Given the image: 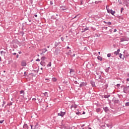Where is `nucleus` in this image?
I'll list each match as a JSON object with an SVG mask.
<instances>
[{"label": "nucleus", "instance_id": "obj_1", "mask_svg": "<svg viewBox=\"0 0 129 129\" xmlns=\"http://www.w3.org/2000/svg\"><path fill=\"white\" fill-rule=\"evenodd\" d=\"M106 10L107 11V13H110V14H111V15H112V16H114V14L115 13V11H113L111 9H108V8H107V7H106Z\"/></svg>", "mask_w": 129, "mask_h": 129}, {"label": "nucleus", "instance_id": "obj_2", "mask_svg": "<svg viewBox=\"0 0 129 129\" xmlns=\"http://www.w3.org/2000/svg\"><path fill=\"white\" fill-rule=\"evenodd\" d=\"M21 66H22V67H25V66H27V62L25 60H23L21 62Z\"/></svg>", "mask_w": 129, "mask_h": 129}, {"label": "nucleus", "instance_id": "obj_3", "mask_svg": "<svg viewBox=\"0 0 129 129\" xmlns=\"http://www.w3.org/2000/svg\"><path fill=\"white\" fill-rule=\"evenodd\" d=\"M87 85V83L86 82H82L81 84H80V87H83V86H86Z\"/></svg>", "mask_w": 129, "mask_h": 129}, {"label": "nucleus", "instance_id": "obj_4", "mask_svg": "<svg viewBox=\"0 0 129 129\" xmlns=\"http://www.w3.org/2000/svg\"><path fill=\"white\" fill-rule=\"evenodd\" d=\"M65 114H66V113L65 112H62V111H61L60 112V113H58V115H59L60 116H62V117L64 116Z\"/></svg>", "mask_w": 129, "mask_h": 129}, {"label": "nucleus", "instance_id": "obj_5", "mask_svg": "<svg viewBox=\"0 0 129 129\" xmlns=\"http://www.w3.org/2000/svg\"><path fill=\"white\" fill-rule=\"evenodd\" d=\"M103 109H104L105 112H107L109 111V109L107 107H103Z\"/></svg>", "mask_w": 129, "mask_h": 129}, {"label": "nucleus", "instance_id": "obj_6", "mask_svg": "<svg viewBox=\"0 0 129 129\" xmlns=\"http://www.w3.org/2000/svg\"><path fill=\"white\" fill-rule=\"evenodd\" d=\"M40 65H41L42 66L45 67L46 66V62L42 60L40 62Z\"/></svg>", "mask_w": 129, "mask_h": 129}, {"label": "nucleus", "instance_id": "obj_7", "mask_svg": "<svg viewBox=\"0 0 129 129\" xmlns=\"http://www.w3.org/2000/svg\"><path fill=\"white\" fill-rule=\"evenodd\" d=\"M120 50L119 49H117L116 51H115L114 52V54L115 55H118V54H119V52H120Z\"/></svg>", "mask_w": 129, "mask_h": 129}, {"label": "nucleus", "instance_id": "obj_8", "mask_svg": "<svg viewBox=\"0 0 129 129\" xmlns=\"http://www.w3.org/2000/svg\"><path fill=\"white\" fill-rule=\"evenodd\" d=\"M60 9L62 11H66L68 10V8H66V7H60Z\"/></svg>", "mask_w": 129, "mask_h": 129}, {"label": "nucleus", "instance_id": "obj_9", "mask_svg": "<svg viewBox=\"0 0 129 129\" xmlns=\"http://www.w3.org/2000/svg\"><path fill=\"white\" fill-rule=\"evenodd\" d=\"M23 128H24V129H29V127L28 126V124H24V125H23Z\"/></svg>", "mask_w": 129, "mask_h": 129}, {"label": "nucleus", "instance_id": "obj_10", "mask_svg": "<svg viewBox=\"0 0 129 129\" xmlns=\"http://www.w3.org/2000/svg\"><path fill=\"white\" fill-rule=\"evenodd\" d=\"M77 108V105H72L71 106V109H72V108Z\"/></svg>", "mask_w": 129, "mask_h": 129}, {"label": "nucleus", "instance_id": "obj_11", "mask_svg": "<svg viewBox=\"0 0 129 129\" xmlns=\"http://www.w3.org/2000/svg\"><path fill=\"white\" fill-rule=\"evenodd\" d=\"M90 83L93 87H94L95 86V83L92 81L90 82Z\"/></svg>", "mask_w": 129, "mask_h": 129}, {"label": "nucleus", "instance_id": "obj_12", "mask_svg": "<svg viewBox=\"0 0 129 129\" xmlns=\"http://www.w3.org/2000/svg\"><path fill=\"white\" fill-rule=\"evenodd\" d=\"M120 42H124L125 41H126V38H120Z\"/></svg>", "mask_w": 129, "mask_h": 129}, {"label": "nucleus", "instance_id": "obj_13", "mask_svg": "<svg viewBox=\"0 0 129 129\" xmlns=\"http://www.w3.org/2000/svg\"><path fill=\"white\" fill-rule=\"evenodd\" d=\"M114 103H118L119 102V100L118 99H113Z\"/></svg>", "mask_w": 129, "mask_h": 129}, {"label": "nucleus", "instance_id": "obj_14", "mask_svg": "<svg viewBox=\"0 0 129 129\" xmlns=\"http://www.w3.org/2000/svg\"><path fill=\"white\" fill-rule=\"evenodd\" d=\"M60 44V42H55L54 44V46H55V48H56V47H58V45Z\"/></svg>", "mask_w": 129, "mask_h": 129}, {"label": "nucleus", "instance_id": "obj_15", "mask_svg": "<svg viewBox=\"0 0 129 129\" xmlns=\"http://www.w3.org/2000/svg\"><path fill=\"white\" fill-rule=\"evenodd\" d=\"M122 54L121 53L119 54V57L120 58V59H123L124 58V55H123V57H122Z\"/></svg>", "mask_w": 129, "mask_h": 129}, {"label": "nucleus", "instance_id": "obj_16", "mask_svg": "<svg viewBox=\"0 0 129 129\" xmlns=\"http://www.w3.org/2000/svg\"><path fill=\"white\" fill-rule=\"evenodd\" d=\"M39 125V124H38V123H36V124L34 126V129H38V126Z\"/></svg>", "mask_w": 129, "mask_h": 129}, {"label": "nucleus", "instance_id": "obj_17", "mask_svg": "<svg viewBox=\"0 0 129 129\" xmlns=\"http://www.w3.org/2000/svg\"><path fill=\"white\" fill-rule=\"evenodd\" d=\"M97 59L98 60H100V61H102V57H101L100 56H98L97 57Z\"/></svg>", "mask_w": 129, "mask_h": 129}, {"label": "nucleus", "instance_id": "obj_18", "mask_svg": "<svg viewBox=\"0 0 129 129\" xmlns=\"http://www.w3.org/2000/svg\"><path fill=\"white\" fill-rule=\"evenodd\" d=\"M109 69H110V67H108V68H107L106 69H105V72H109Z\"/></svg>", "mask_w": 129, "mask_h": 129}, {"label": "nucleus", "instance_id": "obj_19", "mask_svg": "<svg viewBox=\"0 0 129 129\" xmlns=\"http://www.w3.org/2000/svg\"><path fill=\"white\" fill-rule=\"evenodd\" d=\"M103 22L104 24H107V25H111V22H106V21H104Z\"/></svg>", "mask_w": 129, "mask_h": 129}, {"label": "nucleus", "instance_id": "obj_20", "mask_svg": "<svg viewBox=\"0 0 129 129\" xmlns=\"http://www.w3.org/2000/svg\"><path fill=\"white\" fill-rule=\"evenodd\" d=\"M88 30H89V28L86 27V28H85L84 29V31H82V32H83V33H84V32H85V31H88Z\"/></svg>", "mask_w": 129, "mask_h": 129}, {"label": "nucleus", "instance_id": "obj_21", "mask_svg": "<svg viewBox=\"0 0 129 129\" xmlns=\"http://www.w3.org/2000/svg\"><path fill=\"white\" fill-rule=\"evenodd\" d=\"M20 94H23V95H25V91L24 90L20 91Z\"/></svg>", "mask_w": 129, "mask_h": 129}, {"label": "nucleus", "instance_id": "obj_22", "mask_svg": "<svg viewBox=\"0 0 129 129\" xmlns=\"http://www.w3.org/2000/svg\"><path fill=\"white\" fill-rule=\"evenodd\" d=\"M109 96H110V95H104V98H108V97H109Z\"/></svg>", "mask_w": 129, "mask_h": 129}, {"label": "nucleus", "instance_id": "obj_23", "mask_svg": "<svg viewBox=\"0 0 129 129\" xmlns=\"http://www.w3.org/2000/svg\"><path fill=\"white\" fill-rule=\"evenodd\" d=\"M45 59H46V57H45V56H42V57L41 58V61H45Z\"/></svg>", "mask_w": 129, "mask_h": 129}, {"label": "nucleus", "instance_id": "obj_24", "mask_svg": "<svg viewBox=\"0 0 129 129\" xmlns=\"http://www.w3.org/2000/svg\"><path fill=\"white\" fill-rule=\"evenodd\" d=\"M51 65H52L51 62H49L48 64L47 65V67H51Z\"/></svg>", "mask_w": 129, "mask_h": 129}, {"label": "nucleus", "instance_id": "obj_25", "mask_svg": "<svg viewBox=\"0 0 129 129\" xmlns=\"http://www.w3.org/2000/svg\"><path fill=\"white\" fill-rule=\"evenodd\" d=\"M52 80L53 82H56V81H57V79L53 78Z\"/></svg>", "mask_w": 129, "mask_h": 129}, {"label": "nucleus", "instance_id": "obj_26", "mask_svg": "<svg viewBox=\"0 0 129 129\" xmlns=\"http://www.w3.org/2000/svg\"><path fill=\"white\" fill-rule=\"evenodd\" d=\"M44 51H43V53H46V52L48 51V50L47 49V48H44L43 49Z\"/></svg>", "mask_w": 129, "mask_h": 129}, {"label": "nucleus", "instance_id": "obj_27", "mask_svg": "<svg viewBox=\"0 0 129 129\" xmlns=\"http://www.w3.org/2000/svg\"><path fill=\"white\" fill-rule=\"evenodd\" d=\"M44 96H47L48 95V93L47 92H45L43 93Z\"/></svg>", "mask_w": 129, "mask_h": 129}, {"label": "nucleus", "instance_id": "obj_28", "mask_svg": "<svg viewBox=\"0 0 129 129\" xmlns=\"http://www.w3.org/2000/svg\"><path fill=\"white\" fill-rule=\"evenodd\" d=\"M63 84H68V81H64L63 82Z\"/></svg>", "mask_w": 129, "mask_h": 129}, {"label": "nucleus", "instance_id": "obj_29", "mask_svg": "<svg viewBox=\"0 0 129 129\" xmlns=\"http://www.w3.org/2000/svg\"><path fill=\"white\" fill-rule=\"evenodd\" d=\"M76 114H77L78 115H80V114L81 115V112H77L76 113Z\"/></svg>", "mask_w": 129, "mask_h": 129}, {"label": "nucleus", "instance_id": "obj_30", "mask_svg": "<svg viewBox=\"0 0 129 129\" xmlns=\"http://www.w3.org/2000/svg\"><path fill=\"white\" fill-rule=\"evenodd\" d=\"M100 110H101V109L99 108L96 109L97 112H99V111H100Z\"/></svg>", "mask_w": 129, "mask_h": 129}, {"label": "nucleus", "instance_id": "obj_31", "mask_svg": "<svg viewBox=\"0 0 129 129\" xmlns=\"http://www.w3.org/2000/svg\"><path fill=\"white\" fill-rule=\"evenodd\" d=\"M125 106H129V102H126V103L125 104Z\"/></svg>", "mask_w": 129, "mask_h": 129}, {"label": "nucleus", "instance_id": "obj_32", "mask_svg": "<svg viewBox=\"0 0 129 129\" xmlns=\"http://www.w3.org/2000/svg\"><path fill=\"white\" fill-rule=\"evenodd\" d=\"M72 72H74V70H73V69H71L70 73H72Z\"/></svg>", "mask_w": 129, "mask_h": 129}, {"label": "nucleus", "instance_id": "obj_33", "mask_svg": "<svg viewBox=\"0 0 129 129\" xmlns=\"http://www.w3.org/2000/svg\"><path fill=\"white\" fill-rule=\"evenodd\" d=\"M111 54H110V53H108L107 54V57H111Z\"/></svg>", "mask_w": 129, "mask_h": 129}, {"label": "nucleus", "instance_id": "obj_34", "mask_svg": "<svg viewBox=\"0 0 129 129\" xmlns=\"http://www.w3.org/2000/svg\"><path fill=\"white\" fill-rule=\"evenodd\" d=\"M20 34H21L22 36H24V34H25V33L24 32H20Z\"/></svg>", "mask_w": 129, "mask_h": 129}, {"label": "nucleus", "instance_id": "obj_35", "mask_svg": "<svg viewBox=\"0 0 129 129\" xmlns=\"http://www.w3.org/2000/svg\"><path fill=\"white\" fill-rule=\"evenodd\" d=\"M123 10H124V9H123V8H121L120 13H122V11H123Z\"/></svg>", "mask_w": 129, "mask_h": 129}, {"label": "nucleus", "instance_id": "obj_36", "mask_svg": "<svg viewBox=\"0 0 129 129\" xmlns=\"http://www.w3.org/2000/svg\"><path fill=\"white\" fill-rule=\"evenodd\" d=\"M74 83H75V84H79V83H78V82L77 81H75L74 82Z\"/></svg>", "mask_w": 129, "mask_h": 129}, {"label": "nucleus", "instance_id": "obj_37", "mask_svg": "<svg viewBox=\"0 0 129 129\" xmlns=\"http://www.w3.org/2000/svg\"><path fill=\"white\" fill-rule=\"evenodd\" d=\"M8 105L9 106L13 105V103L12 102H10V103H9V104Z\"/></svg>", "mask_w": 129, "mask_h": 129}, {"label": "nucleus", "instance_id": "obj_38", "mask_svg": "<svg viewBox=\"0 0 129 129\" xmlns=\"http://www.w3.org/2000/svg\"><path fill=\"white\" fill-rule=\"evenodd\" d=\"M116 86H117V87H119V86H120V84H117Z\"/></svg>", "mask_w": 129, "mask_h": 129}, {"label": "nucleus", "instance_id": "obj_39", "mask_svg": "<svg viewBox=\"0 0 129 129\" xmlns=\"http://www.w3.org/2000/svg\"><path fill=\"white\" fill-rule=\"evenodd\" d=\"M60 39H61V41H64V38L61 37Z\"/></svg>", "mask_w": 129, "mask_h": 129}, {"label": "nucleus", "instance_id": "obj_40", "mask_svg": "<svg viewBox=\"0 0 129 129\" xmlns=\"http://www.w3.org/2000/svg\"><path fill=\"white\" fill-rule=\"evenodd\" d=\"M24 76H27V73L26 72H24Z\"/></svg>", "mask_w": 129, "mask_h": 129}, {"label": "nucleus", "instance_id": "obj_41", "mask_svg": "<svg viewBox=\"0 0 129 129\" xmlns=\"http://www.w3.org/2000/svg\"><path fill=\"white\" fill-rule=\"evenodd\" d=\"M4 120H1L0 121V123H3V122H4Z\"/></svg>", "mask_w": 129, "mask_h": 129}, {"label": "nucleus", "instance_id": "obj_42", "mask_svg": "<svg viewBox=\"0 0 129 129\" xmlns=\"http://www.w3.org/2000/svg\"><path fill=\"white\" fill-rule=\"evenodd\" d=\"M70 53H71V50H70L68 52V54H70Z\"/></svg>", "mask_w": 129, "mask_h": 129}, {"label": "nucleus", "instance_id": "obj_43", "mask_svg": "<svg viewBox=\"0 0 129 129\" xmlns=\"http://www.w3.org/2000/svg\"><path fill=\"white\" fill-rule=\"evenodd\" d=\"M28 20L29 21V22H30V23H31V22H32V20H30V19H28Z\"/></svg>", "mask_w": 129, "mask_h": 129}, {"label": "nucleus", "instance_id": "obj_44", "mask_svg": "<svg viewBox=\"0 0 129 129\" xmlns=\"http://www.w3.org/2000/svg\"><path fill=\"white\" fill-rule=\"evenodd\" d=\"M13 55H17V53L14 52V53H13Z\"/></svg>", "mask_w": 129, "mask_h": 129}, {"label": "nucleus", "instance_id": "obj_45", "mask_svg": "<svg viewBox=\"0 0 129 129\" xmlns=\"http://www.w3.org/2000/svg\"><path fill=\"white\" fill-rule=\"evenodd\" d=\"M34 17H35V18H37V17H38V15H37V14H35V15H34Z\"/></svg>", "mask_w": 129, "mask_h": 129}, {"label": "nucleus", "instance_id": "obj_46", "mask_svg": "<svg viewBox=\"0 0 129 129\" xmlns=\"http://www.w3.org/2000/svg\"><path fill=\"white\" fill-rule=\"evenodd\" d=\"M116 31H117L116 29H114L113 32H114V33H115V32H116Z\"/></svg>", "mask_w": 129, "mask_h": 129}, {"label": "nucleus", "instance_id": "obj_47", "mask_svg": "<svg viewBox=\"0 0 129 129\" xmlns=\"http://www.w3.org/2000/svg\"><path fill=\"white\" fill-rule=\"evenodd\" d=\"M16 58H19V54H17Z\"/></svg>", "mask_w": 129, "mask_h": 129}, {"label": "nucleus", "instance_id": "obj_48", "mask_svg": "<svg viewBox=\"0 0 129 129\" xmlns=\"http://www.w3.org/2000/svg\"><path fill=\"white\" fill-rule=\"evenodd\" d=\"M36 61H40V59L37 58V59H36Z\"/></svg>", "mask_w": 129, "mask_h": 129}, {"label": "nucleus", "instance_id": "obj_49", "mask_svg": "<svg viewBox=\"0 0 129 129\" xmlns=\"http://www.w3.org/2000/svg\"><path fill=\"white\" fill-rule=\"evenodd\" d=\"M30 126H31V129H33V125H31Z\"/></svg>", "mask_w": 129, "mask_h": 129}, {"label": "nucleus", "instance_id": "obj_50", "mask_svg": "<svg viewBox=\"0 0 129 129\" xmlns=\"http://www.w3.org/2000/svg\"><path fill=\"white\" fill-rule=\"evenodd\" d=\"M80 5H83V3H82V1L81 2V4H80Z\"/></svg>", "mask_w": 129, "mask_h": 129}, {"label": "nucleus", "instance_id": "obj_51", "mask_svg": "<svg viewBox=\"0 0 129 129\" xmlns=\"http://www.w3.org/2000/svg\"><path fill=\"white\" fill-rule=\"evenodd\" d=\"M1 54H3V53H5V52H4V51H2L1 52Z\"/></svg>", "mask_w": 129, "mask_h": 129}, {"label": "nucleus", "instance_id": "obj_52", "mask_svg": "<svg viewBox=\"0 0 129 129\" xmlns=\"http://www.w3.org/2000/svg\"><path fill=\"white\" fill-rule=\"evenodd\" d=\"M82 114H85V112L83 111Z\"/></svg>", "mask_w": 129, "mask_h": 129}, {"label": "nucleus", "instance_id": "obj_53", "mask_svg": "<svg viewBox=\"0 0 129 129\" xmlns=\"http://www.w3.org/2000/svg\"><path fill=\"white\" fill-rule=\"evenodd\" d=\"M67 49H70V47H69V46H67Z\"/></svg>", "mask_w": 129, "mask_h": 129}, {"label": "nucleus", "instance_id": "obj_54", "mask_svg": "<svg viewBox=\"0 0 129 129\" xmlns=\"http://www.w3.org/2000/svg\"><path fill=\"white\" fill-rule=\"evenodd\" d=\"M19 54H22V52L19 51Z\"/></svg>", "mask_w": 129, "mask_h": 129}, {"label": "nucleus", "instance_id": "obj_55", "mask_svg": "<svg viewBox=\"0 0 129 129\" xmlns=\"http://www.w3.org/2000/svg\"><path fill=\"white\" fill-rule=\"evenodd\" d=\"M50 4L53 5V3H52V1H50Z\"/></svg>", "mask_w": 129, "mask_h": 129}, {"label": "nucleus", "instance_id": "obj_56", "mask_svg": "<svg viewBox=\"0 0 129 129\" xmlns=\"http://www.w3.org/2000/svg\"><path fill=\"white\" fill-rule=\"evenodd\" d=\"M126 81H129V78L126 79Z\"/></svg>", "mask_w": 129, "mask_h": 129}, {"label": "nucleus", "instance_id": "obj_57", "mask_svg": "<svg viewBox=\"0 0 129 129\" xmlns=\"http://www.w3.org/2000/svg\"><path fill=\"white\" fill-rule=\"evenodd\" d=\"M47 48H50V46L49 45L47 46Z\"/></svg>", "mask_w": 129, "mask_h": 129}, {"label": "nucleus", "instance_id": "obj_58", "mask_svg": "<svg viewBox=\"0 0 129 129\" xmlns=\"http://www.w3.org/2000/svg\"><path fill=\"white\" fill-rule=\"evenodd\" d=\"M73 57H75V54H74L73 55Z\"/></svg>", "mask_w": 129, "mask_h": 129}, {"label": "nucleus", "instance_id": "obj_59", "mask_svg": "<svg viewBox=\"0 0 129 129\" xmlns=\"http://www.w3.org/2000/svg\"><path fill=\"white\" fill-rule=\"evenodd\" d=\"M0 61H2V57L0 56Z\"/></svg>", "mask_w": 129, "mask_h": 129}, {"label": "nucleus", "instance_id": "obj_60", "mask_svg": "<svg viewBox=\"0 0 129 129\" xmlns=\"http://www.w3.org/2000/svg\"><path fill=\"white\" fill-rule=\"evenodd\" d=\"M41 70H43V68H40Z\"/></svg>", "mask_w": 129, "mask_h": 129}, {"label": "nucleus", "instance_id": "obj_61", "mask_svg": "<svg viewBox=\"0 0 129 129\" xmlns=\"http://www.w3.org/2000/svg\"><path fill=\"white\" fill-rule=\"evenodd\" d=\"M4 105H5L4 104H2V106H3V107H4Z\"/></svg>", "mask_w": 129, "mask_h": 129}, {"label": "nucleus", "instance_id": "obj_62", "mask_svg": "<svg viewBox=\"0 0 129 129\" xmlns=\"http://www.w3.org/2000/svg\"><path fill=\"white\" fill-rule=\"evenodd\" d=\"M98 54H100V52H98Z\"/></svg>", "mask_w": 129, "mask_h": 129}, {"label": "nucleus", "instance_id": "obj_63", "mask_svg": "<svg viewBox=\"0 0 129 129\" xmlns=\"http://www.w3.org/2000/svg\"><path fill=\"white\" fill-rule=\"evenodd\" d=\"M89 129H92L91 128H90V127H89Z\"/></svg>", "mask_w": 129, "mask_h": 129}, {"label": "nucleus", "instance_id": "obj_64", "mask_svg": "<svg viewBox=\"0 0 129 129\" xmlns=\"http://www.w3.org/2000/svg\"><path fill=\"white\" fill-rule=\"evenodd\" d=\"M46 107H48V105L46 106Z\"/></svg>", "mask_w": 129, "mask_h": 129}]
</instances>
